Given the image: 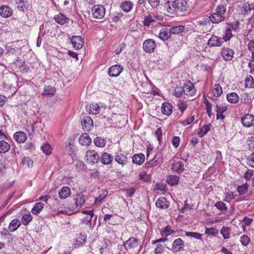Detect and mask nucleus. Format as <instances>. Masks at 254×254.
<instances>
[{
	"instance_id": "c9c22d12",
	"label": "nucleus",
	"mask_w": 254,
	"mask_h": 254,
	"mask_svg": "<svg viewBox=\"0 0 254 254\" xmlns=\"http://www.w3.org/2000/svg\"><path fill=\"white\" fill-rule=\"evenodd\" d=\"M210 127L211 126L210 124L205 125L203 126L200 128L199 131L198 132V135L200 137H203L209 131L210 129Z\"/></svg>"
},
{
	"instance_id": "9b49d317",
	"label": "nucleus",
	"mask_w": 254,
	"mask_h": 254,
	"mask_svg": "<svg viewBox=\"0 0 254 254\" xmlns=\"http://www.w3.org/2000/svg\"><path fill=\"white\" fill-rule=\"evenodd\" d=\"M81 124L84 131H88L93 127V121L91 118L88 116L84 117L82 121Z\"/></svg>"
},
{
	"instance_id": "a18cd8bd",
	"label": "nucleus",
	"mask_w": 254,
	"mask_h": 254,
	"mask_svg": "<svg viewBox=\"0 0 254 254\" xmlns=\"http://www.w3.org/2000/svg\"><path fill=\"white\" fill-rule=\"evenodd\" d=\"M101 161L104 164H110L111 163V155L107 153H103L101 156Z\"/></svg>"
},
{
	"instance_id": "c03bdc74",
	"label": "nucleus",
	"mask_w": 254,
	"mask_h": 254,
	"mask_svg": "<svg viewBox=\"0 0 254 254\" xmlns=\"http://www.w3.org/2000/svg\"><path fill=\"white\" fill-rule=\"evenodd\" d=\"M212 93L213 95L216 97H218L221 95L222 89L219 84L216 83L214 85Z\"/></svg>"
},
{
	"instance_id": "774afa93",
	"label": "nucleus",
	"mask_w": 254,
	"mask_h": 254,
	"mask_svg": "<svg viewBox=\"0 0 254 254\" xmlns=\"http://www.w3.org/2000/svg\"><path fill=\"white\" fill-rule=\"evenodd\" d=\"M216 111L218 114H222L225 111H226L227 110V106L225 105H217L216 106Z\"/></svg>"
},
{
	"instance_id": "de8ad7c7",
	"label": "nucleus",
	"mask_w": 254,
	"mask_h": 254,
	"mask_svg": "<svg viewBox=\"0 0 254 254\" xmlns=\"http://www.w3.org/2000/svg\"><path fill=\"white\" fill-rule=\"evenodd\" d=\"M106 141L102 137H97L94 140V143L96 146L100 147H104L106 145Z\"/></svg>"
},
{
	"instance_id": "b1692460",
	"label": "nucleus",
	"mask_w": 254,
	"mask_h": 254,
	"mask_svg": "<svg viewBox=\"0 0 254 254\" xmlns=\"http://www.w3.org/2000/svg\"><path fill=\"white\" fill-rule=\"evenodd\" d=\"M145 160L144 154L140 153L133 155L132 156V162L137 165H141Z\"/></svg>"
},
{
	"instance_id": "4be33fe9",
	"label": "nucleus",
	"mask_w": 254,
	"mask_h": 254,
	"mask_svg": "<svg viewBox=\"0 0 254 254\" xmlns=\"http://www.w3.org/2000/svg\"><path fill=\"white\" fill-rule=\"evenodd\" d=\"M56 22L61 25H64L68 23L69 18L62 13H59L54 16Z\"/></svg>"
},
{
	"instance_id": "5701e85b",
	"label": "nucleus",
	"mask_w": 254,
	"mask_h": 254,
	"mask_svg": "<svg viewBox=\"0 0 254 254\" xmlns=\"http://www.w3.org/2000/svg\"><path fill=\"white\" fill-rule=\"evenodd\" d=\"M91 140H92L89 135L86 133H83L79 138V143L83 146L89 145L90 144Z\"/></svg>"
},
{
	"instance_id": "a19ab883",
	"label": "nucleus",
	"mask_w": 254,
	"mask_h": 254,
	"mask_svg": "<svg viewBox=\"0 0 254 254\" xmlns=\"http://www.w3.org/2000/svg\"><path fill=\"white\" fill-rule=\"evenodd\" d=\"M32 219L33 216L30 213L26 214L22 216L21 222L23 225L27 226L32 221Z\"/></svg>"
},
{
	"instance_id": "0e129e2a",
	"label": "nucleus",
	"mask_w": 254,
	"mask_h": 254,
	"mask_svg": "<svg viewBox=\"0 0 254 254\" xmlns=\"http://www.w3.org/2000/svg\"><path fill=\"white\" fill-rule=\"evenodd\" d=\"M215 206L221 211L227 210L228 209L226 204L222 201H217L215 204Z\"/></svg>"
},
{
	"instance_id": "09e8293b",
	"label": "nucleus",
	"mask_w": 254,
	"mask_h": 254,
	"mask_svg": "<svg viewBox=\"0 0 254 254\" xmlns=\"http://www.w3.org/2000/svg\"><path fill=\"white\" fill-rule=\"evenodd\" d=\"M111 245L109 242V244L106 243L105 245L100 249L101 254H111Z\"/></svg>"
},
{
	"instance_id": "bb28decb",
	"label": "nucleus",
	"mask_w": 254,
	"mask_h": 254,
	"mask_svg": "<svg viewBox=\"0 0 254 254\" xmlns=\"http://www.w3.org/2000/svg\"><path fill=\"white\" fill-rule=\"evenodd\" d=\"M210 21L213 23H218L225 19L224 16L217 14L216 13H213L209 16Z\"/></svg>"
},
{
	"instance_id": "338daca9",
	"label": "nucleus",
	"mask_w": 254,
	"mask_h": 254,
	"mask_svg": "<svg viewBox=\"0 0 254 254\" xmlns=\"http://www.w3.org/2000/svg\"><path fill=\"white\" fill-rule=\"evenodd\" d=\"M247 160V164L250 167L254 168V152L248 156Z\"/></svg>"
},
{
	"instance_id": "423d86ee",
	"label": "nucleus",
	"mask_w": 254,
	"mask_h": 254,
	"mask_svg": "<svg viewBox=\"0 0 254 254\" xmlns=\"http://www.w3.org/2000/svg\"><path fill=\"white\" fill-rule=\"evenodd\" d=\"M123 13L120 10H119L118 11L114 12L113 15H112V21L117 22V25L115 26V30L116 31H117L118 29L120 28V27L122 25V21L121 18L123 16ZM112 27H114V26L112 25Z\"/></svg>"
},
{
	"instance_id": "7c9ffc66",
	"label": "nucleus",
	"mask_w": 254,
	"mask_h": 254,
	"mask_svg": "<svg viewBox=\"0 0 254 254\" xmlns=\"http://www.w3.org/2000/svg\"><path fill=\"white\" fill-rule=\"evenodd\" d=\"M227 100L229 103L235 104L239 101V97L235 92L228 93L226 96Z\"/></svg>"
},
{
	"instance_id": "393cba45",
	"label": "nucleus",
	"mask_w": 254,
	"mask_h": 254,
	"mask_svg": "<svg viewBox=\"0 0 254 254\" xmlns=\"http://www.w3.org/2000/svg\"><path fill=\"white\" fill-rule=\"evenodd\" d=\"M71 194L70 189L67 187H63L59 192V197L62 199H64L68 197Z\"/></svg>"
},
{
	"instance_id": "412c9836",
	"label": "nucleus",
	"mask_w": 254,
	"mask_h": 254,
	"mask_svg": "<svg viewBox=\"0 0 254 254\" xmlns=\"http://www.w3.org/2000/svg\"><path fill=\"white\" fill-rule=\"evenodd\" d=\"M158 37L160 39L163 41L168 40L171 37L169 29L168 28L161 29L159 32Z\"/></svg>"
},
{
	"instance_id": "8fccbe9b",
	"label": "nucleus",
	"mask_w": 254,
	"mask_h": 254,
	"mask_svg": "<svg viewBox=\"0 0 254 254\" xmlns=\"http://www.w3.org/2000/svg\"><path fill=\"white\" fill-rule=\"evenodd\" d=\"M42 151L46 155H49L51 153L52 149L50 144L48 143H44L41 147Z\"/></svg>"
},
{
	"instance_id": "79ce46f5",
	"label": "nucleus",
	"mask_w": 254,
	"mask_h": 254,
	"mask_svg": "<svg viewBox=\"0 0 254 254\" xmlns=\"http://www.w3.org/2000/svg\"><path fill=\"white\" fill-rule=\"evenodd\" d=\"M220 233L224 239H228L230 237V229L228 227L223 226L220 230Z\"/></svg>"
},
{
	"instance_id": "c756f323",
	"label": "nucleus",
	"mask_w": 254,
	"mask_h": 254,
	"mask_svg": "<svg viewBox=\"0 0 254 254\" xmlns=\"http://www.w3.org/2000/svg\"><path fill=\"white\" fill-rule=\"evenodd\" d=\"M21 225V222L17 219L12 220L10 223L8 229L10 232L16 231Z\"/></svg>"
},
{
	"instance_id": "6e6552de",
	"label": "nucleus",
	"mask_w": 254,
	"mask_h": 254,
	"mask_svg": "<svg viewBox=\"0 0 254 254\" xmlns=\"http://www.w3.org/2000/svg\"><path fill=\"white\" fill-rule=\"evenodd\" d=\"M161 158V155L160 154H157L151 160L146 162L144 165V167L145 169H149L157 166L162 162Z\"/></svg>"
},
{
	"instance_id": "603ef678",
	"label": "nucleus",
	"mask_w": 254,
	"mask_h": 254,
	"mask_svg": "<svg viewBox=\"0 0 254 254\" xmlns=\"http://www.w3.org/2000/svg\"><path fill=\"white\" fill-rule=\"evenodd\" d=\"M254 86V80L253 78L251 75L247 76L245 79V87L246 88H251Z\"/></svg>"
},
{
	"instance_id": "ea45409f",
	"label": "nucleus",
	"mask_w": 254,
	"mask_h": 254,
	"mask_svg": "<svg viewBox=\"0 0 254 254\" xmlns=\"http://www.w3.org/2000/svg\"><path fill=\"white\" fill-rule=\"evenodd\" d=\"M224 34V36L222 39L225 42L229 41L234 36L232 31L227 26L225 28Z\"/></svg>"
},
{
	"instance_id": "f704fd0d",
	"label": "nucleus",
	"mask_w": 254,
	"mask_h": 254,
	"mask_svg": "<svg viewBox=\"0 0 254 254\" xmlns=\"http://www.w3.org/2000/svg\"><path fill=\"white\" fill-rule=\"evenodd\" d=\"M179 178L176 175H170L168 177L167 182L171 186H175L178 185Z\"/></svg>"
},
{
	"instance_id": "dca6fc26",
	"label": "nucleus",
	"mask_w": 254,
	"mask_h": 254,
	"mask_svg": "<svg viewBox=\"0 0 254 254\" xmlns=\"http://www.w3.org/2000/svg\"><path fill=\"white\" fill-rule=\"evenodd\" d=\"M156 206L161 209H166L169 205L170 203L164 197H159L155 203Z\"/></svg>"
},
{
	"instance_id": "49530a36",
	"label": "nucleus",
	"mask_w": 254,
	"mask_h": 254,
	"mask_svg": "<svg viewBox=\"0 0 254 254\" xmlns=\"http://www.w3.org/2000/svg\"><path fill=\"white\" fill-rule=\"evenodd\" d=\"M87 240L86 236L83 234H80L78 236L75 244L78 245L79 246L83 245Z\"/></svg>"
},
{
	"instance_id": "13d9d810",
	"label": "nucleus",
	"mask_w": 254,
	"mask_h": 254,
	"mask_svg": "<svg viewBox=\"0 0 254 254\" xmlns=\"http://www.w3.org/2000/svg\"><path fill=\"white\" fill-rule=\"evenodd\" d=\"M248 186L247 183H246L243 185L239 186L237 190L240 195L244 194L247 191Z\"/></svg>"
},
{
	"instance_id": "37998d69",
	"label": "nucleus",
	"mask_w": 254,
	"mask_h": 254,
	"mask_svg": "<svg viewBox=\"0 0 254 254\" xmlns=\"http://www.w3.org/2000/svg\"><path fill=\"white\" fill-rule=\"evenodd\" d=\"M111 215L110 214H105L104 215V218L103 219V221H100V223H101L102 224L105 225L107 227H109V229H107V231L109 232L110 231V227H109V225L110 224V221H111ZM99 221H101L99 220Z\"/></svg>"
},
{
	"instance_id": "f3484780",
	"label": "nucleus",
	"mask_w": 254,
	"mask_h": 254,
	"mask_svg": "<svg viewBox=\"0 0 254 254\" xmlns=\"http://www.w3.org/2000/svg\"><path fill=\"white\" fill-rule=\"evenodd\" d=\"M138 246V241L137 239L133 237L130 238L127 241L124 243V246L127 250L137 247Z\"/></svg>"
},
{
	"instance_id": "72a5a7b5",
	"label": "nucleus",
	"mask_w": 254,
	"mask_h": 254,
	"mask_svg": "<svg viewBox=\"0 0 254 254\" xmlns=\"http://www.w3.org/2000/svg\"><path fill=\"white\" fill-rule=\"evenodd\" d=\"M16 4L20 11H24L28 7V3L26 0H16Z\"/></svg>"
},
{
	"instance_id": "69168bd1",
	"label": "nucleus",
	"mask_w": 254,
	"mask_h": 254,
	"mask_svg": "<svg viewBox=\"0 0 254 254\" xmlns=\"http://www.w3.org/2000/svg\"><path fill=\"white\" fill-rule=\"evenodd\" d=\"M240 241L242 245L247 246L250 242V239L248 236L243 235L241 237Z\"/></svg>"
},
{
	"instance_id": "2f4dec72",
	"label": "nucleus",
	"mask_w": 254,
	"mask_h": 254,
	"mask_svg": "<svg viewBox=\"0 0 254 254\" xmlns=\"http://www.w3.org/2000/svg\"><path fill=\"white\" fill-rule=\"evenodd\" d=\"M115 159L117 163L122 165L127 164V157L122 153H120L116 155Z\"/></svg>"
},
{
	"instance_id": "f257e3e1",
	"label": "nucleus",
	"mask_w": 254,
	"mask_h": 254,
	"mask_svg": "<svg viewBox=\"0 0 254 254\" xmlns=\"http://www.w3.org/2000/svg\"><path fill=\"white\" fill-rule=\"evenodd\" d=\"M189 6L187 0H175L168 1L165 4V7L170 14L176 16H183Z\"/></svg>"
},
{
	"instance_id": "20e7f679",
	"label": "nucleus",
	"mask_w": 254,
	"mask_h": 254,
	"mask_svg": "<svg viewBox=\"0 0 254 254\" xmlns=\"http://www.w3.org/2000/svg\"><path fill=\"white\" fill-rule=\"evenodd\" d=\"M86 199L85 196L82 195L75 198V204L71 207L72 213L77 212L85 203Z\"/></svg>"
},
{
	"instance_id": "3c124183",
	"label": "nucleus",
	"mask_w": 254,
	"mask_h": 254,
	"mask_svg": "<svg viewBox=\"0 0 254 254\" xmlns=\"http://www.w3.org/2000/svg\"><path fill=\"white\" fill-rule=\"evenodd\" d=\"M56 89L54 87L51 86H47L44 88L43 95H53L55 93Z\"/></svg>"
},
{
	"instance_id": "2eb2a0df",
	"label": "nucleus",
	"mask_w": 254,
	"mask_h": 254,
	"mask_svg": "<svg viewBox=\"0 0 254 254\" xmlns=\"http://www.w3.org/2000/svg\"><path fill=\"white\" fill-rule=\"evenodd\" d=\"M14 139L18 143H24L27 139V135L25 132L22 131L16 132L13 135Z\"/></svg>"
},
{
	"instance_id": "7ed1b4c3",
	"label": "nucleus",
	"mask_w": 254,
	"mask_h": 254,
	"mask_svg": "<svg viewBox=\"0 0 254 254\" xmlns=\"http://www.w3.org/2000/svg\"><path fill=\"white\" fill-rule=\"evenodd\" d=\"M241 122L244 127H250L254 125V116L247 114L242 117Z\"/></svg>"
},
{
	"instance_id": "473e14b6",
	"label": "nucleus",
	"mask_w": 254,
	"mask_h": 254,
	"mask_svg": "<svg viewBox=\"0 0 254 254\" xmlns=\"http://www.w3.org/2000/svg\"><path fill=\"white\" fill-rule=\"evenodd\" d=\"M123 70V67L121 65L116 64L112 65V77L119 76Z\"/></svg>"
},
{
	"instance_id": "e2e57ef3",
	"label": "nucleus",
	"mask_w": 254,
	"mask_h": 254,
	"mask_svg": "<svg viewBox=\"0 0 254 254\" xmlns=\"http://www.w3.org/2000/svg\"><path fill=\"white\" fill-rule=\"evenodd\" d=\"M173 231L171 230V228L170 226H167L164 230L161 231V234L162 236L167 237L171 234Z\"/></svg>"
},
{
	"instance_id": "bf43d9fd",
	"label": "nucleus",
	"mask_w": 254,
	"mask_h": 254,
	"mask_svg": "<svg viewBox=\"0 0 254 254\" xmlns=\"http://www.w3.org/2000/svg\"><path fill=\"white\" fill-rule=\"evenodd\" d=\"M205 233L209 235L214 236L219 233V231L217 229H216L215 228H206L205 230Z\"/></svg>"
},
{
	"instance_id": "4468645a",
	"label": "nucleus",
	"mask_w": 254,
	"mask_h": 254,
	"mask_svg": "<svg viewBox=\"0 0 254 254\" xmlns=\"http://www.w3.org/2000/svg\"><path fill=\"white\" fill-rule=\"evenodd\" d=\"M184 246V242L181 238L176 239L172 245V250L175 253L180 252L183 250Z\"/></svg>"
},
{
	"instance_id": "6ab92c4d",
	"label": "nucleus",
	"mask_w": 254,
	"mask_h": 254,
	"mask_svg": "<svg viewBox=\"0 0 254 254\" xmlns=\"http://www.w3.org/2000/svg\"><path fill=\"white\" fill-rule=\"evenodd\" d=\"M12 14V9L6 5L0 7V15L3 17H8Z\"/></svg>"
},
{
	"instance_id": "58836bf2",
	"label": "nucleus",
	"mask_w": 254,
	"mask_h": 254,
	"mask_svg": "<svg viewBox=\"0 0 254 254\" xmlns=\"http://www.w3.org/2000/svg\"><path fill=\"white\" fill-rule=\"evenodd\" d=\"M10 149V145L6 141L1 140L0 141V153L7 152Z\"/></svg>"
},
{
	"instance_id": "a211bd4d",
	"label": "nucleus",
	"mask_w": 254,
	"mask_h": 254,
	"mask_svg": "<svg viewBox=\"0 0 254 254\" xmlns=\"http://www.w3.org/2000/svg\"><path fill=\"white\" fill-rule=\"evenodd\" d=\"M86 111L90 114L96 115L100 112V108L97 104L92 103L86 107Z\"/></svg>"
},
{
	"instance_id": "052dcab7",
	"label": "nucleus",
	"mask_w": 254,
	"mask_h": 254,
	"mask_svg": "<svg viewBox=\"0 0 254 254\" xmlns=\"http://www.w3.org/2000/svg\"><path fill=\"white\" fill-rule=\"evenodd\" d=\"M242 12L244 14H248L251 11V6L249 2L244 3L242 6Z\"/></svg>"
},
{
	"instance_id": "cd10ccee",
	"label": "nucleus",
	"mask_w": 254,
	"mask_h": 254,
	"mask_svg": "<svg viewBox=\"0 0 254 254\" xmlns=\"http://www.w3.org/2000/svg\"><path fill=\"white\" fill-rule=\"evenodd\" d=\"M120 7L124 11L128 12L132 8L133 3L130 1L125 0L121 3Z\"/></svg>"
},
{
	"instance_id": "aec40b11",
	"label": "nucleus",
	"mask_w": 254,
	"mask_h": 254,
	"mask_svg": "<svg viewBox=\"0 0 254 254\" xmlns=\"http://www.w3.org/2000/svg\"><path fill=\"white\" fill-rule=\"evenodd\" d=\"M161 111L164 115H170L173 112L172 105L168 102L163 103L161 106Z\"/></svg>"
},
{
	"instance_id": "6e6d98bb",
	"label": "nucleus",
	"mask_w": 254,
	"mask_h": 254,
	"mask_svg": "<svg viewBox=\"0 0 254 254\" xmlns=\"http://www.w3.org/2000/svg\"><path fill=\"white\" fill-rule=\"evenodd\" d=\"M215 13L224 16L226 11V7L223 5H217Z\"/></svg>"
},
{
	"instance_id": "ddd939ff",
	"label": "nucleus",
	"mask_w": 254,
	"mask_h": 254,
	"mask_svg": "<svg viewBox=\"0 0 254 254\" xmlns=\"http://www.w3.org/2000/svg\"><path fill=\"white\" fill-rule=\"evenodd\" d=\"M221 54L224 60L229 61L233 59L234 51L230 48H224L222 49Z\"/></svg>"
},
{
	"instance_id": "c85d7f7f",
	"label": "nucleus",
	"mask_w": 254,
	"mask_h": 254,
	"mask_svg": "<svg viewBox=\"0 0 254 254\" xmlns=\"http://www.w3.org/2000/svg\"><path fill=\"white\" fill-rule=\"evenodd\" d=\"M44 204L41 202H36L34 204L31 209V212L35 215H38L43 209Z\"/></svg>"
},
{
	"instance_id": "4c0bfd02",
	"label": "nucleus",
	"mask_w": 254,
	"mask_h": 254,
	"mask_svg": "<svg viewBox=\"0 0 254 254\" xmlns=\"http://www.w3.org/2000/svg\"><path fill=\"white\" fill-rule=\"evenodd\" d=\"M239 26L240 22L238 21H235L228 24L227 26L230 28L234 33H237L239 31Z\"/></svg>"
},
{
	"instance_id": "9d476101",
	"label": "nucleus",
	"mask_w": 254,
	"mask_h": 254,
	"mask_svg": "<svg viewBox=\"0 0 254 254\" xmlns=\"http://www.w3.org/2000/svg\"><path fill=\"white\" fill-rule=\"evenodd\" d=\"M73 47L76 50L81 49L84 45V40L81 36H73L71 39Z\"/></svg>"
},
{
	"instance_id": "39448f33",
	"label": "nucleus",
	"mask_w": 254,
	"mask_h": 254,
	"mask_svg": "<svg viewBox=\"0 0 254 254\" xmlns=\"http://www.w3.org/2000/svg\"><path fill=\"white\" fill-rule=\"evenodd\" d=\"M222 38L212 35L208 41L207 45L209 47H220L224 42Z\"/></svg>"
},
{
	"instance_id": "5fc2aeb1",
	"label": "nucleus",
	"mask_w": 254,
	"mask_h": 254,
	"mask_svg": "<svg viewBox=\"0 0 254 254\" xmlns=\"http://www.w3.org/2000/svg\"><path fill=\"white\" fill-rule=\"evenodd\" d=\"M33 160L29 157H25L22 161V165H27L28 168H31L33 166Z\"/></svg>"
},
{
	"instance_id": "a878e982",
	"label": "nucleus",
	"mask_w": 254,
	"mask_h": 254,
	"mask_svg": "<svg viewBox=\"0 0 254 254\" xmlns=\"http://www.w3.org/2000/svg\"><path fill=\"white\" fill-rule=\"evenodd\" d=\"M171 169L175 172L181 173L184 170V165L183 162L179 161L172 164Z\"/></svg>"
},
{
	"instance_id": "e433bc0d",
	"label": "nucleus",
	"mask_w": 254,
	"mask_h": 254,
	"mask_svg": "<svg viewBox=\"0 0 254 254\" xmlns=\"http://www.w3.org/2000/svg\"><path fill=\"white\" fill-rule=\"evenodd\" d=\"M169 29L171 34H179L182 33L184 30V26L183 25H179L173 26L171 27Z\"/></svg>"
},
{
	"instance_id": "f03ea898",
	"label": "nucleus",
	"mask_w": 254,
	"mask_h": 254,
	"mask_svg": "<svg viewBox=\"0 0 254 254\" xmlns=\"http://www.w3.org/2000/svg\"><path fill=\"white\" fill-rule=\"evenodd\" d=\"M156 47L155 41L151 39L145 40L143 43V48L146 53H151L154 52Z\"/></svg>"
},
{
	"instance_id": "4d7b16f0",
	"label": "nucleus",
	"mask_w": 254,
	"mask_h": 254,
	"mask_svg": "<svg viewBox=\"0 0 254 254\" xmlns=\"http://www.w3.org/2000/svg\"><path fill=\"white\" fill-rule=\"evenodd\" d=\"M164 245L158 244L154 250V254H161L164 252Z\"/></svg>"
},
{
	"instance_id": "680f3d73",
	"label": "nucleus",
	"mask_w": 254,
	"mask_h": 254,
	"mask_svg": "<svg viewBox=\"0 0 254 254\" xmlns=\"http://www.w3.org/2000/svg\"><path fill=\"white\" fill-rule=\"evenodd\" d=\"M186 236L190 237H193L196 239H201L202 235L198 233L193 232H187L186 233Z\"/></svg>"
},
{
	"instance_id": "1a4fd4ad",
	"label": "nucleus",
	"mask_w": 254,
	"mask_h": 254,
	"mask_svg": "<svg viewBox=\"0 0 254 254\" xmlns=\"http://www.w3.org/2000/svg\"><path fill=\"white\" fill-rule=\"evenodd\" d=\"M85 157L89 162L93 164L97 163L100 159L98 154L94 150H88L86 152V155Z\"/></svg>"
},
{
	"instance_id": "0eeeda50",
	"label": "nucleus",
	"mask_w": 254,
	"mask_h": 254,
	"mask_svg": "<svg viewBox=\"0 0 254 254\" xmlns=\"http://www.w3.org/2000/svg\"><path fill=\"white\" fill-rule=\"evenodd\" d=\"M92 15L96 18H102L105 14V8L101 5H94L92 9Z\"/></svg>"
},
{
	"instance_id": "f8f14e48",
	"label": "nucleus",
	"mask_w": 254,
	"mask_h": 254,
	"mask_svg": "<svg viewBox=\"0 0 254 254\" xmlns=\"http://www.w3.org/2000/svg\"><path fill=\"white\" fill-rule=\"evenodd\" d=\"M183 88L184 93L187 95L192 96L195 93L194 85L190 81L187 82Z\"/></svg>"
},
{
	"instance_id": "864d4df0",
	"label": "nucleus",
	"mask_w": 254,
	"mask_h": 254,
	"mask_svg": "<svg viewBox=\"0 0 254 254\" xmlns=\"http://www.w3.org/2000/svg\"><path fill=\"white\" fill-rule=\"evenodd\" d=\"M198 25L201 26H205L210 24L209 17H203L198 20L196 22Z\"/></svg>"
}]
</instances>
